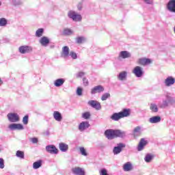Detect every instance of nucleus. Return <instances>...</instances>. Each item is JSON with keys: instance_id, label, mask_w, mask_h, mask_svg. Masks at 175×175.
Returning a JSON list of instances; mask_svg holds the SVG:
<instances>
[{"instance_id": "1", "label": "nucleus", "mask_w": 175, "mask_h": 175, "mask_svg": "<svg viewBox=\"0 0 175 175\" xmlns=\"http://www.w3.org/2000/svg\"><path fill=\"white\" fill-rule=\"evenodd\" d=\"M131 116V109H124L122 111L118 113H114L111 116V120L113 121H120L121 118H124V117H129Z\"/></svg>"}, {"instance_id": "2", "label": "nucleus", "mask_w": 175, "mask_h": 175, "mask_svg": "<svg viewBox=\"0 0 175 175\" xmlns=\"http://www.w3.org/2000/svg\"><path fill=\"white\" fill-rule=\"evenodd\" d=\"M165 98L163 99L162 103H159V107L160 109H166L169 107L170 105H174L175 99L174 97H172L170 94H167L165 96Z\"/></svg>"}, {"instance_id": "3", "label": "nucleus", "mask_w": 175, "mask_h": 175, "mask_svg": "<svg viewBox=\"0 0 175 175\" xmlns=\"http://www.w3.org/2000/svg\"><path fill=\"white\" fill-rule=\"evenodd\" d=\"M68 17H69V18H71L72 21L75 22H80L81 21V20H83V17L81 16V15L76 13V12L73 10H70L68 12Z\"/></svg>"}, {"instance_id": "4", "label": "nucleus", "mask_w": 175, "mask_h": 175, "mask_svg": "<svg viewBox=\"0 0 175 175\" xmlns=\"http://www.w3.org/2000/svg\"><path fill=\"white\" fill-rule=\"evenodd\" d=\"M126 145L124 143L117 144L116 146L113 147V153L114 155H118V154L122 152V149L125 148Z\"/></svg>"}, {"instance_id": "5", "label": "nucleus", "mask_w": 175, "mask_h": 175, "mask_svg": "<svg viewBox=\"0 0 175 175\" xmlns=\"http://www.w3.org/2000/svg\"><path fill=\"white\" fill-rule=\"evenodd\" d=\"M32 50V46L27 45L21 46L18 48V52L21 54H29V53H31Z\"/></svg>"}, {"instance_id": "6", "label": "nucleus", "mask_w": 175, "mask_h": 175, "mask_svg": "<svg viewBox=\"0 0 175 175\" xmlns=\"http://www.w3.org/2000/svg\"><path fill=\"white\" fill-rule=\"evenodd\" d=\"M104 135L108 140H113V139H116V130L107 129L105 131Z\"/></svg>"}, {"instance_id": "7", "label": "nucleus", "mask_w": 175, "mask_h": 175, "mask_svg": "<svg viewBox=\"0 0 175 175\" xmlns=\"http://www.w3.org/2000/svg\"><path fill=\"white\" fill-rule=\"evenodd\" d=\"M133 73L135 75V77H143L144 71H143V68L137 66L133 68Z\"/></svg>"}, {"instance_id": "8", "label": "nucleus", "mask_w": 175, "mask_h": 175, "mask_svg": "<svg viewBox=\"0 0 175 175\" xmlns=\"http://www.w3.org/2000/svg\"><path fill=\"white\" fill-rule=\"evenodd\" d=\"M7 117L10 122H18L20 121V116L16 113H10Z\"/></svg>"}, {"instance_id": "9", "label": "nucleus", "mask_w": 175, "mask_h": 175, "mask_svg": "<svg viewBox=\"0 0 175 175\" xmlns=\"http://www.w3.org/2000/svg\"><path fill=\"white\" fill-rule=\"evenodd\" d=\"M105 91V88L100 85L94 86L91 89L90 94L92 95H95L96 94H102Z\"/></svg>"}, {"instance_id": "10", "label": "nucleus", "mask_w": 175, "mask_h": 175, "mask_svg": "<svg viewBox=\"0 0 175 175\" xmlns=\"http://www.w3.org/2000/svg\"><path fill=\"white\" fill-rule=\"evenodd\" d=\"M163 83L165 87H172L175 84V78L173 76H168L164 80Z\"/></svg>"}, {"instance_id": "11", "label": "nucleus", "mask_w": 175, "mask_h": 175, "mask_svg": "<svg viewBox=\"0 0 175 175\" xmlns=\"http://www.w3.org/2000/svg\"><path fill=\"white\" fill-rule=\"evenodd\" d=\"M89 106H91V107H93V109H95L96 110H100L102 109V105H100V103L96 100H89L88 101Z\"/></svg>"}, {"instance_id": "12", "label": "nucleus", "mask_w": 175, "mask_h": 175, "mask_svg": "<svg viewBox=\"0 0 175 175\" xmlns=\"http://www.w3.org/2000/svg\"><path fill=\"white\" fill-rule=\"evenodd\" d=\"M8 128L10 131H23V129H24V126L21 124L13 123L10 124Z\"/></svg>"}, {"instance_id": "13", "label": "nucleus", "mask_w": 175, "mask_h": 175, "mask_svg": "<svg viewBox=\"0 0 175 175\" xmlns=\"http://www.w3.org/2000/svg\"><path fill=\"white\" fill-rule=\"evenodd\" d=\"M45 150L49 154H58V149L54 145H48L46 146Z\"/></svg>"}, {"instance_id": "14", "label": "nucleus", "mask_w": 175, "mask_h": 175, "mask_svg": "<svg viewBox=\"0 0 175 175\" xmlns=\"http://www.w3.org/2000/svg\"><path fill=\"white\" fill-rule=\"evenodd\" d=\"M120 137V139H125L126 137V131L116 129L115 130V139Z\"/></svg>"}, {"instance_id": "15", "label": "nucleus", "mask_w": 175, "mask_h": 175, "mask_svg": "<svg viewBox=\"0 0 175 175\" xmlns=\"http://www.w3.org/2000/svg\"><path fill=\"white\" fill-rule=\"evenodd\" d=\"M132 55L127 51H122L118 55V59H126V58H131Z\"/></svg>"}, {"instance_id": "16", "label": "nucleus", "mask_w": 175, "mask_h": 175, "mask_svg": "<svg viewBox=\"0 0 175 175\" xmlns=\"http://www.w3.org/2000/svg\"><path fill=\"white\" fill-rule=\"evenodd\" d=\"M167 9L171 13H175V0H170L167 3Z\"/></svg>"}, {"instance_id": "17", "label": "nucleus", "mask_w": 175, "mask_h": 175, "mask_svg": "<svg viewBox=\"0 0 175 175\" xmlns=\"http://www.w3.org/2000/svg\"><path fill=\"white\" fill-rule=\"evenodd\" d=\"M90 122L88 121L82 122L79 125V130L80 132H84L85 129H88L90 128Z\"/></svg>"}, {"instance_id": "18", "label": "nucleus", "mask_w": 175, "mask_h": 175, "mask_svg": "<svg viewBox=\"0 0 175 175\" xmlns=\"http://www.w3.org/2000/svg\"><path fill=\"white\" fill-rule=\"evenodd\" d=\"M39 43L43 47H47L50 44V39L46 36H43L39 40Z\"/></svg>"}, {"instance_id": "19", "label": "nucleus", "mask_w": 175, "mask_h": 175, "mask_svg": "<svg viewBox=\"0 0 175 175\" xmlns=\"http://www.w3.org/2000/svg\"><path fill=\"white\" fill-rule=\"evenodd\" d=\"M72 172L73 174L76 175H85V171H84V169L80 167H75L72 169Z\"/></svg>"}, {"instance_id": "20", "label": "nucleus", "mask_w": 175, "mask_h": 175, "mask_svg": "<svg viewBox=\"0 0 175 175\" xmlns=\"http://www.w3.org/2000/svg\"><path fill=\"white\" fill-rule=\"evenodd\" d=\"M146 146H147V141H146L144 138L141 139V140L139 141V145L137 146V151H143Z\"/></svg>"}, {"instance_id": "21", "label": "nucleus", "mask_w": 175, "mask_h": 175, "mask_svg": "<svg viewBox=\"0 0 175 175\" xmlns=\"http://www.w3.org/2000/svg\"><path fill=\"white\" fill-rule=\"evenodd\" d=\"M161 116H155L149 118L148 122H150V124H159V122H161Z\"/></svg>"}, {"instance_id": "22", "label": "nucleus", "mask_w": 175, "mask_h": 175, "mask_svg": "<svg viewBox=\"0 0 175 175\" xmlns=\"http://www.w3.org/2000/svg\"><path fill=\"white\" fill-rule=\"evenodd\" d=\"M126 77H128V72L122 71L118 74V80H120V81H124V80H126Z\"/></svg>"}, {"instance_id": "23", "label": "nucleus", "mask_w": 175, "mask_h": 175, "mask_svg": "<svg viewBox=\"0 0 175 175\" xmlns=\"http://www.w3.org/2000/svg\"><path fill=\"white\" fill-rule=\"evenodd\" d=\"M138 64L139 65H143L144 66L146 65H150V64H151V59L147 58H140L138 59Z\"/></svg>"}, {"instance_id": "24", "label": "nucleus", "mask_w": 175, "mask_h": 175, "mask_svg": "<svg viewBox=\"0 0 175 175\" xmlns=\"http://www.w3.org/2000/svg\"><path fill=\"white\" fill-rule=\"evenodd\" d=\"M123 170L124 172H131V170H133V165L131 162H126L123 165Z\"/></svg>"}, {"instance_id": "25", "label": "nucleus", "mask_w": 175, "mask_h": 175, "mask_svg": "<svg viewBox=\"0 0 175 175\" xmlns=\"http://www.w3.org/2000/svg\"><path fill=\"white\" fill-rule=\"evenodd\" d=\"M53 118L55 120V121L61 122V121H62V114H61L58 111H55L53 112Z\"/></svg>"}, {"instance_id": "26", "label": "nucleus", "mask_w": 175, "mask_h": 175, "mask_svg": "<svg viewBox=\"0 0 175 175\" xmlns=\"http://www.w3.org/2000/svg\"><path fill=\"white\" fill-rule=\"evenodd\" d=\"M69 47L68 46H64L62 51V57L63 58H67L69 56Z\"/></svg>"}, {"instance_id": "27", "label": "nucleus", "mask_w": 175, "mask_h": 175, "mask_svg": "<svg viewBox=\"0 0 175 175\" xmlns=\"http://www.w3.org/2000/svg\"><path fill=\"white\" fill-rule=\"evenodd\" d=\"M59 148L62 152H66V151L69 150V146H68V144L62 142L59 144Z\"/></svg>"}, {"instance_id": "28", "label": "nucleus", "mask_w": 175, "mask_h": 175, "mask_svg": "<svg viewBox=\"0 0 175 175\" xmlns=\"http://www.w3.org/2000/svg\"><path fill=\"white\" fill-rule=\"evenodd\" d=\"M64 83H65L64 79H57L54 81V85L55 87H62V85H64Z\"/></svg>"}, {"instance_id": "29", "label": "nucleus", "mask_w": 175, "mask_h": 175, "mask_svg": "<svg viewBox=\"0 0 175 175\" xmlns=\"http://www.w3.org/2000/svg\"><path fill=\"white\" fill-rule=\"evenodd\" d=\"M152 159H154V156L150 153L146 154L144 157V161L146 162V163H150Z\"/></svg>"}, {"instance_id": "30", "label": "nucleus", "mask_w": 175, "mask_h": 175, "mask_svg": "<svg viewBox=\"0 0 175 175\" xmlns=\"http://www.w3.org/2000/svg\"><path fill=\"white\" fill-rule=\"evenodd\" d=\"M43 163V161L42 160H38L37 161H35L33 163V169H39V167H42V163Z\"/></svg>"}, {"instance_id": "31", "label": "nucleus", "mask_w": 175, "mask_h": 175, "mask_svg": "<svg viewBox=\"0 0 175 175\" xmlns=\"http://www.w3.org/2000/svg\"><path fill=\"white\" fill-rule=\"evenodd\" d=\"M43 32H44V29L43 28H40L37 29V31H36V37L42 38V36H43Z\"/></svg>"}, {"instance_id": "32", "label": "nucleus", "mask_w": 175, "mask_h": 175, "mask_svg": "<svg viewBox=\"0 0 175 175\" xmlns=\"http://www.w3.org/2000/svg\"><path fill=\"white\" fill-rule=\"evenodd\" d=\"M150 109L152 113H158V105H157V104H150Z\"/></svg>"}, {"instance_id": "33", "label": "nucleus", "mask_w": 175, "mask_h": 175, "mask_svg": "<svg viewBox=\"0 0 175 175\" xmlns=\"http://www.w3.org/2000/svg\"><path fill=\"white\" fill-rule=\"evenodd\" d=\"M75 40H76V43H77L78 44H81L83 42H85V37L79 36L76 38Z\"/></svg>"}, {"instance_id": "34", "label": "nucleus", "mask_w": 175, "mask_h": 175, "mask_svg": "<svg viewBox=\"0 0 175 175\" xmlns=\"http://www.w3.org/2000/svg\"><path fill=\"white\" fill-rule=\"evenodd\" d=\"M63 33L66 36H70V35H73V30L66 28L64 29Z\"/></svg>"}, {"instance_id": "35", "label": "nucleus", "mask_w": 175, "mask_h": 175, "mask_svg": "<svg viewBox=\"0 0 175 175\" xmlns=\"http://www.w3.org/2000/svg\"><path fill=\"white\" fill-rule=\"evenodd\" d=\"M16 157H17V158H20V159H24L25 158L24 152L21 150H17L16 152Z\"/></svg>"}, {"instance_id": "36", "label": "nucleus", "mask_w": 175, "mask_h": 175, "mask_svg": "<svg viewBox=\"0 0 175 175\" xmlns=\"http://www.w3.org/2000/svg\"><path fill=\"white\" fill-rule=\"evenodd\" d=\"M142 128L140 126H137L133 129V136H137L138 135H140V131Z\"/></svg>"}, {"instance_id": "37", "label": "nucleus", "mask_w": 175, "mask_h": 175, "mask_svg": "<svg viewBox=\"0 0 175 175\" xmlns=\"http://www.w3.org/2000/svg\"><path fill=\"white\" fill-rule=\"evenodd\" d=\"M8 25V20L5 18H0V27H6Z\"/></svg>"}, {"instance_id": "38", "label": "nucleus", "mask_w": 175, "mask_h": 175, "mask_svg": "<svg viewBox=\"0 0 175 175\" xmlns=\"http://www.w3.org/2000/svg\"><path fill=\"white\" fill-rule=\"evenodd\" d=\"M110 96H111L110 93L106 92L102 95L101 100H103V101L107 100V99H109V98H110Z\"/></svg>"}, {"instance_id": "39", "label": "nucleus", "mask_w": 175, "mask_h": 175, "mask_svg": "<svg viewBox=\"0 0 175 175\" xmlns=\"http://www.w3.org/2000/svg\"><path fill=\"white\" fill-rule=\"evenodd\" d=\"M79 152L83 157H87V155H88V153H87V150L84 147H79Z\"/></svg>"}, {"instance_id": "40", "label": "nucleus", "mask_w": 175, "mask_h": 175, "mask_svg": "<svg viewBox=\"0 0 175 175\" xmlns=\"http://www.w3.org/2000/svg\"><path fill=\"white\" fill-rule=\"evenodd\" d=\"M90 117L91 113L90 112H85L82 114V118H84V120H89Z\"/></svg>"}, {"instance_id": "41", "label": "nucleus", "mask_w": 175, "mask_h": 175, "mask_svg": "<svg viewBox=\"0 0 175 175\" xmlns=\"http://www.w3.org/2000/svg\"><path fill=\"white\" fill-rule=\"evenodd\" d=\"M29 116L28 115H26L23 118V122L24 125H28V121H29Z\"/></svg>"}, {"instance_id": "42", "label": "nucleus", "mask_w": 175, "mask_h": 175, "mask_svg": "<svg viewBox=\"0 0 175 175\" xmlns=\"http://www.w3.org/2000/svg\"><path fill=\"white\" fill-rule=\"evenodd\" d=\"M12 3L15 6H18V5H23V1H21V0H12Z\"/></svg>"}, {"instance_id": "43", "label": "nucleus", "mask_w": 175, "mask_h": 175, "mask_svg": "<svg viewBox=\"0 0 175 175\" xmlns=\"http://www.w3.org/2000/svg\"><path fill=\"white\" fill-rule=\"evenodd\" d=\"M69 55L72 58V59H77V53L75 51H70Z\"/></svg>"}, {"instance_id": "44", "label": "nucleus", "mask_w": 175, "mask_h": 175, "mask_svg": "<svg viewBox=\"0 0 175 175\" xmlns=\"http://www.w3.org/2000/svg\"><path fill=\"white\" fill-rule=\"evenodd\" d=\"M84 76H85V72H79L76 74L77 79H80Z\"/></svg>"}, {"instance_id": "45", "label": "nucleus", "mask_w": 175, "mask_h": 175, "mask_svg": "<svg viewBox=\"0 0 175 175\" xmlns=\"http://www.w3.org/2000/svg\"><path fill=\"white\" fill-rule=\"evenodd\" d=\"M77 95H78V96H81V95H83V89L81 88H77Z\"/></svg>"}, {"instance_id": "46", "label": "nucleus", "mask_w": 175, "mask_h": 175, "mask_svg": "<svg viewBox=\"0 0 175 175\" xmlns=\"http://www.w3.org/2000/svg\"><path fill=\"white\" fill-rule=\"evenodd\" d=\"M0 169H5V160L0 158Z\"/></svg>"}, {"instance_id": "47", "label": "nucleus", "mask_w": 175, "mask_h": 175, "mask_svg": "<svg viewBox=\"0 0 175 175\" xmlns=\"http://www.w3.org/2000/svg\"><path fill=\"white\" fill-rule=\"evenodd\" d=\"M142 1L146 5H153L154 4V0H142Z\"/></svg>"}, {"instance_id": "48", "label": "nucleus", "mask_w": 175, "mask_h": 175, "mask_svg": "<svg viewBox=\"0 0 175 175\" xmlns=\"http://www.w3.org/2000/svg\"><path fill=\"white\" fill-rule=\"evenodd\" d=\"M100 175H109V174H107V170L105 168L102 169L100 172Z\"/></svg>"}, {"instance_id": "49", "label": "nucleus", "mask_w": 175, "mask_h": 175, "mask_svg": "<svg viewBox=\"0 0 175 175\" xmlns=\"http://www.w3.org/2000/svg\"><path fill=\"white\" fill-rule=\"evenodd\" d=\"M83 85H85V87L88 86L89 82H88V79H87V78L83 77Z\"/></svg>"}, {"instance_id": "50", "label": "nucleus", "mask_w": 175, "mask_h": 175, "mask_svg": "<svg viewBox=\"0 0 175 175\" xmlns=\"http://www.w3.org/2000/svg\"><path fill=\"white\" fill-rule=\"evenodd\" d=\"M31 142L33 144H36V143H38L39 142V140L38 139V138L36 137H33L31 139Z\"/></svg>"}, {"instance_id": "51", "label": "nucleus", "mask_w": 175, "mask_h": 175, "mask_svg": "<svg viewBox=\"0 0 175 175\" xmlns=\"http://www.w3.org/2000/svg\"><path fill=\"white\" fill-rule=\"evenodd\" d=\"M77 9H78V10H81V9H83V3H79L77 5Z\"/></svg>"}, {"instance_id": "52", "label": "nucleus", "mask_w": 175, "mask_h": 175, "mask_svg": "<svg viewBox=\"0 0 175 175\" xmlns=\"http://www.w3.org/2000/svg\"><path fill=\"white\" fill-rule=\"evenodd\" d=\"M3 84V81H2V79H1L0 78V85H2Z\"/></svg>"}, {"instance_id": "53", "label": "nucleus", "mask_w": 175, "mask_h": 175, "mask_svg": "<svg viewBox=\"0 0 175 175\" xmlns=\"http://www.w3.org/2000/svg\"><path fill=\"white\" fill-rule=\"evenodd\" d=\"M1 5H2V2L0 1V6H1Z\"/></svg>"}]
</instances>
